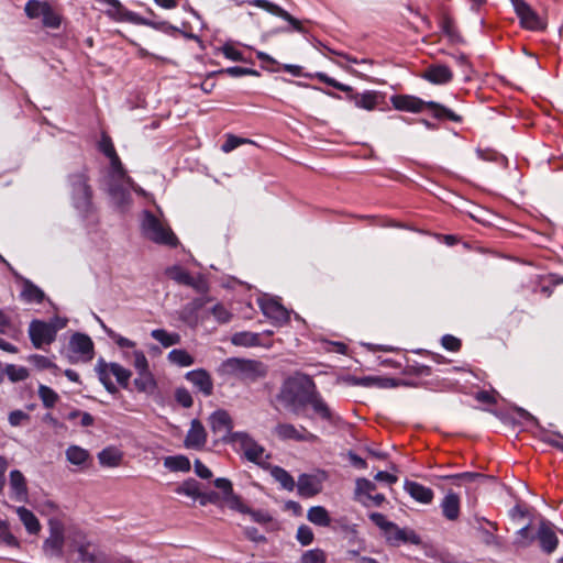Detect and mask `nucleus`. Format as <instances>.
I'll list each match as a JSON object with an SVG mask.
<instances>
[{
    "instance_id": "f257e3e1",
    "label": "nucleus",
    "mask_w": 563,
    "mask_h": 563,
    "mask_svg": "<svg viewBox=\"0 0 563 563\" xmlns=\"http://www.w3.org/2000/svg\"><path fill=\"white\" fill-rule=\"evenodd\" d=\"M99 147L110 159L111 172L109 179V195L113 202L118 207L123 208L131 202V190H134L140 195H144V190L126 175L111 139L103 135Z\"/></svg>"
},
{
    "instance_id": "f03ea898",
    "label": "nucleus",
    "mask_w": 563,
    "mask_h": 563,
    "mask_svg": "<svg viewBox=\"0 0 563 563\" xmlns=\"http://www.w3.org/2000/svg\"><path fill=\"white\" fill-rule=\"evenodd\" d=\"M316 384L307 375H296L286 379L277 396L279 402L294 415H300L316 390Z\"/></svg>"
},
{
    "instance_id": "7ed1b4c3",
    "label": "nucleus",
    "mask_w": 563,
    "mask_h": 563,
    "mask_svg": "<svg viewBox=\"0 0 563 563\" xmlns=\"http://www.w3.org/2000/svg\"><path fill=\"white\" fill-rule=\"evenodd\" d=\"M393 106L400 111H408L418 113L423 110L424 107L432 110L433 117L437 119L446 118L453 122H461L462 118L454 113L452 110L434 101L426 102L415 96H395L391 98Z\"/></svg>"
},
{
    "instance_id": "20e7f679",
    "label": "nucleus",
    "mask_w": 563,
    "mask_h": 563,
    "mask_svg": "<svg viewBox=\"0 0 563 563\" xmlns=\"http://www.w3.org/2000/svg\"><path fill=\"white\" fill-rule=\"evenodd\" d=\"M220 372L224 375L234 376L242 380L254 382L266 375V366L258 361L231 357L225 360Z\"/></svg>"
},
{
    "instance_id": "39448f33",
    "label": "nucleus",
    "mask_w": 563,
    "mask_h": 563,
    "mask_svg": "<svg viewBox=\"0 0 563 563\" xmlns=\"http://www.w3.org/2000/svg\"><path fill=\"white\" fill-rule=\"evenodd\" d=\"M141 230L144 238L156 244L167 246L178 244V240L169 225L150 211H145L143 214Z\"/></svg>"
},
{
    "instance_id": "423d86ee",
    "label": "nucleus",
    "mask_w": 563,
    "mask_h": 563,
    "mask_svg": "<svg viewBox=\"0 0 563 563\" xmlns=\"http://www.w3.org/2000/svg\"><path fill=\"white\" fill-rule=\"evenodd\" d=\"M24 11L30 19H41L45 27L58 29L60 25V15L46 1L29 0Z\"/></svg>"
},
{
    "instance_id": "0eeeda50",
    "label": "nucleus",
    "mask_w": 563,
    "mask_h": 563,
    "mask_svg": "<svg viewBox=\"0 0 563 563\" xmlns=\"http://www.w3.org/2000/svg\"><path fill=\"white\" fill-rule=\"evenodd\" d=\"M69 547L73 551L79 554V560L84 563H101L102 554L98 551L97 547L87 540V538L76 532L69 539Z\"/></svg>"
},
{
    "instance_id": "6e6552de",
    "label": "nucleus",
    "mask_w": 563,
    "mask_h": 563,
    "mask_svg": "<svg viewBox=\"0 0 563 563\" xmlns=\"http://www.w3.org/2000/svg\"><path fill=\"white\" fill-rule=\"evenodd\" d=\"M56 331L54 324L40 320L32 321L29 327L30 339L36 349L51 344L55 340Z\"/></svg>"
},
{
    "instance_id": "1a4fd4ad",
    "label": "nucleus",
    "mask_w": 563,
    "mask_h": 563,
    "mask_svg": "<svg viewBox=\"0 0 563 563\" xmlns=\"http://www.w3.org/2000/svg\"><path fill=\"white\" fill-rule=\"evenodd\" d=\"M71 187L75 207L81 212L88 211L90 207L91 190L87 184L85 175L77 174L71 176Z\"/></svg>"
},
{
    "instance_id": "9d476101",
    "label": "nucleus",
    "mask_w": 563,
    "mask_h": 563,
    "mask_svg": "<svg viewBox=\"0 0 563 563\" xmlns=\"http://www.w3.org/2000/svg\"><path fill=\"white\" fill-rule=\"evenodd\" d=\"M515 11L523 27L538 31L544 29L545 24L539 14L523 0H511Z\"/></svg>"
},
{
    "instance_id": "9b49d317",
    "label": "nucleus",
    "mask_w": 563,
    "mask_h": 563,
    "mask_svg": "<svg viewBox=\"0 0 563 563\" xmlns=\"http://www.w3.org/2000/svg\"><path fill=\"white\" fill-rule=\"evenodd\" d=\"M273 434L283 441H313L317 439V437L305 427L300 426L297 428L288 422H278L273 429Z\"/></svg>"
},
{
    "instance_id": "f8f14e48",
    "label": "nucleus",
    "mask_w": 563,
    "mask_h": 563,
    "mask_svg": "<svg viewBox=\"0 0 563 563\" xmlns=\"http://www.w3.org/2000/svg\"><path fill=\"white\" fill-rule=\"evenodd\" d=\"M64 545V527L56 519L49 520V537L44 541L43 549L47 555L62 556Z\"/></svg>"
},
{
    "instance_id": "ddd939ff",
    "label": "nucleus",
    "mask_w": 563,
    "mask_h": 563,
    "mask_svg": "<svg viewBox=\"0 0 563 563\" xmlns=\"http://www.w3.org/2000/svg\"><path fill=\"white\" fill-rule=\"evenodd\" d=\"M324 479V473L318 475L301 474L296 484L298 494L306 498L316 496L322 490V483Z\"/></svg>"
},
{
    "instance_id": "4468645a",
    "label": "nucleus",
    "mask_w": 563,
    "mask_h": 563,
    "mask_svg": "<svg viewBox=\"0 0 563 563\" xmlns=\"http://www.w3.org/2000/svg\"><path fill=\"white\" fill-rule=\"evenodd\" d=\"M168 276L178 284L192 287L197 292H206L208 286L201 276H191L181 267L174 266L167 271Z\"/></svg>"
},
{
    "instance_id": "2eb2a0df",
    "label": "nucleus",
    "mask_w": 563,
    "mask_h": 563,
    "mask_svg": "<svg viewBox=\"0 0 563 563\" xmlns=\"http://www.w3.org/2000/svg\"><path fill=\"white\" fill-rule=\"evenodd\" d=\"M232 441L240 445L249 461L258 462L263 457L264 448L255 442L249 434L235 432L232 434Z\"/></svg>"
},
{
    "instance_id": "dca6fc26",
    "label": "nucleus",
    "mask_w": 563,
    "mask_h": 563,
    "mask_svg": "<svg viewBox=\"0 0 563 563\" xmlns=\"http://www.w3.org/2000/svg\"><path fill=\"white\" fill-rule=\"evenodd\" d=\"M211 431L219 439L232 438L233 422L230 415L225 410H217L209 417Z\"/></svg>"
},
{
    "instance_id": "f3484780",
    "label": "nucleus",
    "mask_w": 563,
    "mask_h": 563,
    "mask_svg": "<svg viewBox=\"0 0 563 563\" xmlns=\"http://www.w3.org/2000/svg\"><path fill=\"white\" fill-rule=\"evenodd\" d=\"M260 306L263 313L272 319L275 324L283 325L289 321V312L275 299H261Z\"/></svg>"
},
{
    "instance_id": "a211bd4d",
    "label": "nucleus",
    "mask_w": 563,
    "mask_h": 563,
    "mask_svg": "<svg viewBox=\"0 0 563 563\" xmlns=\"http://www.w3.org/2000/svg\"><path fill=\"white\" fill-rule=\"evenodd\" d=\"M251 4L258 7L273 15L279 16L287 21L296 31L303 33L305 29L302 27L299 20L289 14L282 7L268 1V0H253L250 2Z\"/></svg>"
},
{
    "instance_id": "6ab92c4d",
    "label": "nucleus",
    "mask_w": 563,
    "mask_h": 563,
    "mask_svg": "<svg viewBox=\"0 0 563 563\" xmlns=\"http://www.w3.org/2000/svg\"><path fill=\"white\" fill-rule=\"evenodd\" d=\"M536 538L539 540L543 552L551 554L559 544V539L550 522L542 520L537 530Z\"/></svg>"
},
{
    "instance_id": "aec40b11",
    "label": "nucleus",
    "mask_w": 563,
    "mask_h": 563,
    "mask_svg": "<svg viewBox=\"0 0 563 563\" xmlns=\"http://www.w3.org/2000/svg\"><path fill=\"white\" fill-rule=\"evenodd\" d=\"M96 369H103L106 373L109 374V377L113 375L117 382L123 388L129 387V380L132 376V373L130 369L123 367L122 365L118 363H107L104 360L100 358L97 362Z\"/></svg>"
},
{
    "instance_id": "412c9836",
    "label": "nucleus",
    "mask_w": 563,
    "mask_h": 563,
    "mask_svg": "<svg viewBox=\"0 0 563 563\" xmlns=\"http://www.w3.org/2000/svg\"><path fill=\"white\" fill-rule=\"evenodd\" d=\"M207 441V432L202 423L194 419L185 439V445L189 449H200Z\"/></svg>"
},
{
    "instance_id": "4be33fe9",
    "label": "nucleus",
    "mask_w": 563,
    "mask_h": 563,
    "mask_svg": "<svg viewBox=\"0 0 563 563\" xmlns=\"http://www.w3.org/2000/svg\"><path fill=\"white\" fill-rule=\"evenodd\" d=\"M186 379L195 385L206 396L212 394L213 384L210 375L203 369L191 371L186 374Z\"/></svg>"
},
{
    "instance_id": "5701e85b",
    "label": "nucleus",
    "mask_w": 563,
    "mask_h": 563,
    "mask_svg": "<svg viewBox=\"0 0 563 563\" xmlns=\"http://www.w3.org/2000/svg\"><path fill=\"white\" fill-rule=\"evenodd\" d=\"M10 487H11V497L16 501H24L26 500L27 496V487L25 477L23 474L14 470L10 473Z\"/></svg>"
},
{
    "instance_id": "b1692460",
    "label": "nucleus",
    "mask_w": 563,
    "mask_h": 563,
    "mask_svg": "<svg viewBox=\"0 0 563 563\" xmlns=\"http://www.w3.org/2000/svg\"><path fill=\"white\" fill-rule=\"evenodd\" d=\"M405 490L417 501L422 504H430L433 499V492L417 482L407 481L405 483Z\"/></svg>"
},
{
    "instance_id": "393cba45",
    "label": "nucleus",
    "mask_w": 563,
    "mask_h": 563,
    "mask_svg": "<svg viewBox=\"0 0 563 563\" xmlns=\"http://www.w3.org/2000/svg\"><path fill=\"white\" fill-rule=\"evenodd\" d=\"M452 77V71L445 65L430 66L423 75V78L435 85L446 84L451 81Z\"/></svg>"
},
{
    "instance_id": "a878e982",
    "label": "nucleus",
    "mask_w": 563,
    "mask_h": 563,
    "mask_svg": "<svg viewBox=\"0 0 563 563\" xmlns=\"http://www.w3.org/2000/svg\"><path fill=\"white\" fill-rule=\"evenodd\" d=\"M387 539L389 542H393L394 544H398L399 542L419 544L421 541L419 536L413 530L401 529L395 523L394 527L388 532Z\"/></svg>"
},
{
    "instance_id": "bb28decb",
    "label": "nucleus",
    "mask_w": 563,
    "mask_h": 563,
    "mask_svg": "<svg viewBox=\"0 0 563 563\" xmlns=\"http://www.w3.org/2000/svg\"><path fill=\"white\" fill-rule=\"evenodd\" d=\"M136 373H137V377L134 379L133 384H134L135 388L137 389V391L144 393L147 395L154 394V391L157 387V384H156L154 375L152 374L150 368L144 369V371H139Z\"/></svg>"
},
{
    "instance_id": "cd10ccee",
    "label": "nucleus",
    "mask_w": 563,
    "mask_h": 563,
    "mask_svg": "<svg viewBox=\"0 0 563 563\" xmlns=\"http://www.w3.org/2000/svg\"><path fill=\"white\" fill-rule=\"evenodd\" d=\"M70 347L74 352L86 356L87 360L92 358L93 343L88 335L81 333L74 334L70 340Z\"/></svg>"
},
{
    "instance_id": "c85d7f7f",
    "label": "nucleus",
    "mask_w": 563,
    "mask_h": 563,
    "mask_svg": "<svg viewBox=\"0 0 563 563\" xmlns=\"http://www.w3.org/2000/svg\"><path fill=\"white\" fill-rule=\"evenodd\" d=\"M108 5L106 13L117 21H133L134 14L126 9L118 0H97Z\"/></svg>"
},
{
    "instance_id": "c756f323",
    "label": "nucleus",
    "mask_w": 563,
    "mask_h": 563,
    "mask_svg": "<svg viewBox=\"0 0 563 563\" xmlns=\"http://www.w3.org/2000/svg\"><path fill=\"white\" fill-rule=\"evenodd\" d=\"M376 489V485L366 478H357L355 486V500L361 503L365 507H372L371 503H367L368 498H372V493Z\"/></svg>"
},
{
    "instance_id": "7c9ffc66",
    "label": "nucleus",
    "mask_w": 563,
    "mask_h": 563,
    "mask_svg": "<svg viewBox=\"0 0 563 563\" xmlns=\"http://www.w3.org/2000/svg\"><path fill=\"white\" fill-rule=\"evenodd\" d=\"M443 516L448 520H456L460 515V498L459 496L450 492L445 495L441 503Z\"/></svg>"
},
{
    "instance_id": "2f4dec72",
    "label": "nucleus",
    "mask_w": 563,
    "mask_h": 563,
    "mask_svg": "<svg viewBox=\"0 0 563 563\" xmlns=\"http://www.w3.org/2000/svg\"><path fill=\"white\" fill-rule=\"evenodd\" d=\"M310 405L316 415L320 418L330 421L332 419V412L329 406L325 404L319 391L316 389L307 401V406Z\"/></svg>"
},
{
    "instance_id": "473e14b6",
    "label": "nucleus",
    "mask_w": 563,
    "mask_h": 563,
    "mask_svg": "<svg viewBox=\"0 0 563 563\" xmlns=\"http://www.w3.org/2000/svg\"><path fill=\"white\" fill-rule=\"evenodd\" d=\"M14 509L29 533L35 534L41 530V525L31 510L25 507H16Z\"/></svg>"
},
{
    "instance_id": "72a5a7b5",
    "label": "nucleus",
    "mask_w": 563,
    "mask_h": 563,
    "mask_svg": "<svg viewBox=\"0 0 563 563\" xmlns=\"http://www.w3.org/2000/svg\"><path fill=\"white\" fill-rule=\"evenodd\" d=\"M349 99L354 102L357 108L365 110H373L377 104V95L374 91H366L364 93H351Z\"/></svg>"
},
{
    "instance_id": "f704fd0d",
    "label": "nucleus",
    "mask_w": 563,
    "mask_h": 563,
    "mask_svg": "<svg viewBox=\"0 0 563 563\" xmlns=\"http://www.w3.org/2000/svg\"><path fill=\"white\" fill-rule=\"evenodd\" d=\"M307 518L310 522L320 527H328L331 523L329 512L322 506L311 507L308 510Z\"/></svg>"
},
{
    "instance_id": "c9c22d12",
    "label": "nucleus",
    "mask_w": 563,
    "mask_h": 563,
    "mask_svg": "<svg viewBox=\"0 0 563 563\" xmlns=\"http://www.w3.org/2000/svg\"><path fill=\"white\" fill-rule=\"evenodd\" d=\"M151 336L158 341L164 347H169L180 343V335L174 332H167L164 329H155L151 332Z\"/></svg>"
},
{
    "instance_id": "e433bc0d",
    "label": "nucleus",
    "mask_w": 563,
    "mask_h": 563,
    "mask_svg": "<svg viewBox=\"0 0 563 563\" xmlns=\"http://www.w3.org/2000/svg\"><path fill=\"white\" fill-rule=\"evenodd\" d=\"M98 459L101 465L114 467L121 463L122 454L114 448H107L98 454Z\"/></svg>"
},
{
    "instance_id": "4c0bfd02",
    "label": "nucleus",
    "mask_w": 563,
    "mask_h": 563,
    "mask_svg": "<svg viewBox=\"0 0 563 563\" xmlns=\"http://www.w3.org/2000/svg\"><path fill=\"white\" fill-rule=\"evenodd\" d=\"M22 298L27 302H42L44 300V292L30 280H25L21 292Z\"/></svg>"
},
{
    "instance_id": "58836bf2",
    "label": "nucleus",
    "mask_w": 563,
    "mask_h": 563,
    "mask_svg": "<svg viewBox=\"0 0 563 563\" xmlns=\"http://www.w3.org/2000/svg\"><path fill=\"white\" fill-rule=\"evenodd\" d=\"M164 465L173 472H188L190 471V462L184 455L167 456L164 460Z\"/></svg>"
},
{
    "instance_id": "ea45409f",
    "label": "nucleus",
    "mask_w": 563,
    "mask_h": 563,
    "mask_svg": "<svg viewBox=\"0 0 563 563\" xmlns=\"http://www.w3.org/2000/svg\"><path fill=\"white\" fill-rule=\"evenodd\" d=\"M272 476L277 481L283 488L291 492L296 487V482L292 476L284 468L275 466L271 472Z\"/></svg>"
},
{
    "instance_id": "a19ab883",
    "label": "nucleus",
    "mask_w": 563,
    "mask_h": 563,
    "mask_svg": "<svg viewBox=\"0 0 563 563\" xmlns=\"http://www.w3.org/2000/svg\"><path fill=\"white\" fill-rule=\"evenodd\" d=\"M168 361L178 366L187 367L195 363L194 357L185 350L175 349L168 353Z\"/></svg>"
},
{
    "instance_id": "79ce46f5",
    "label": "nucleus",
    "mask_w": 563,
    "mask_h": 563,
    "mask_svg": "<svg viewBox=\"0 0 563 563\" xmlns=\"http://www.w3.org/2000/svg\"><path fill=\"white\" fill-rule=\"evenodd\" d=\"M66 457H67V461L70 462L71 464L81 465L89 457V453L87 450H85L78 445H70L66 450Z\"/></svg>"
},
{
    "instance_id": "37998d69",
    "label": "nucleus",
    "mask_w": 563,
    "mask_h": 563,
    "mask_svg": "<svg viewBox=\"0 0 563 563\" xmlns=\"http://www.w3.org/2000/svg\"><path fill=\"white\" fill-rule=\"evenodd\" d=\"M231 342L238 346H254L258 344V334L252 332H238L233 334Z\"/></svg>"
},
{
    "instance_id": "c03bdc74",
    "label": "nucleus",
    "mask_w": 563,
    "mask_h": 563,
    "mask_svg": "<svg viewBox=\"0 0 563 563\" xmlns=\"http://www.w3.org/2000/svg\"><path fill=\"white\" fill-rule=\"evenodd\" d=\"M38 397L46 408H53L58 400L57 393L45 385L38 386Z\"/></svg>"
},
{
    "instance_id": "a18cd8bd",
    "label": "nucleus",
    "mask_w": 563,
    "mask_h": 563,
    "mask_svg": "<svg viewBox=\"0 0 563 563\" xmlns=\"http://www.w3.org/2000/svg\"><path fill=\"white\" fill-rule=\"evenodd\" d=\"M5 375L12 383L25 380L29 377L27 368L13 364L5 365Z\"/></svg>"
},
{
    "instance_id": "49530a36",
    "label": "nucleus",
    "mask_w": 563,
    "mask_h": 563,
    "mask_svg": "<svg viewBox=\"0 0 563 563\" xmlns=\"http://www.w3.org/2000/svg\"><path fill=\"white\" fill-rule=\"evenodd\" d=\"M175 492L180 495H186L192 498L199 496V484L195 479H189L179 485Z\"/></svg>"
},
{
    "instance_id": "de8ad7c7",
    "label": "nucleus",
    "mask_w": 563,
    "mask_h": 563,
    "mask_svg": "<svg viewBox=\"0 0 563 563\" xmlns=\"http://www.w3.org/2000/svg\"><path fill=\"white\" fill-rule=\"evenodd\" d=\"M316 78H318L320 81L329 85V86H332L334 87L335 89L338 90H341L343 92H349L350 95L351 93H354L353 92V89L351 86H347V85H344V84H341L339 81H336L335 79L329 77L328 75H325L324 73H317L314 75Z\"/></svg>"
},
{
    "instance_id": "09e8293b",
    "label": "nucleus",
    "mask_w": 563,
    "mask_h": 563,
    "mask_svg": "<svg viewBox=\"0 0 563 563\" xmlns=\"http://www.w3.org/2000/svg\"><path fill=\"white\" fill-rule=\"evenodd\" d=\"M301 563H325V553L321 549L306 551L301 556Z\"/></svg>"
},
{
    "instance_id": "8fccbe9b",
    "label": "nucleus",
    "mask_w": 563,
    "mask_h": 563,
    "mask_svg": "<svg viewBox=\"0 0 563 563\" xmlns=\"http://www.w3.org/2000/svg\"><path fill=\"white\" fill-rule=\"evenodd\" d=\"M246 143H253L251 140L238 137L234 135H228L225 142L221 145V150L224 153H230L235 150L238 146Z\"/></svg>"
},
{
    "instance_id": "3c124183",
    "label": "nucleus",
    "mask_w": 563,
    "mask_h": 563,
    "mask_svg": "<svg viewBox=\"0 0 563 563\" xmlns=\"http://www.w3.org/2000/svg\"><path fill=\"white\" fill-rule=\"evenodd\" d=\"M389 382H390V379H383V378L371 377V376L362 377V378H353L354 385H360V386H365V387H368L372 385H377L379 387H387V386H389Z\"/></svg>"
},
{
    "instance_id": "603ef678",
    "label": "nucleus",
    "mask_w": 563,
    "mask_h": 563,
    "mask_svg": "<svg viewBox=\"0 0 563 563\" xmlns=\"http://www.w3.org/2000/svg\"><path fill=\"white\" fill-rule=\"evenodd\" d=\"M179 318L190 327H195L198 322L197 311H195L189 303L181 308L179 311Z\"/></svg>"
},
{
    "instance_id": "864d4df0",
    "label": "nucleus",
    "mask_w": 563,
    "mask_h": 563,
    "mask_svg": "<svg viewBox=\"0 0 563 563\" xmlns=\"http://www.w3.org/2000/svg\"><path fill=\"white\" fill-rule=\"evenodd\" d=\"M29 362L33 363L40 369H55L58 367L56 364L49 361L46 356L34 354L29 357Z\"/></svg>"
},
{
    "instance_id": "5fc2aeb1",
    "label": "nucleus",
    "mask_w": 563,
    "mask_h": 563,
    "mask_svg": "<svg viewBox=\"0 0 563 563\" xmlns=\"http://www.w3.org/2000/svg\"><path fill=\"white\" fill-rule=\"evenodd\" d=\"M534 539L536 537L529 532V526H525L517 532L516 544L521 548H527Z\"/></svg>"
},
{
    "instance_id": "6e6d98bb",
    "label": "nucleus",
    "mask_w": 563,
    "mask_h": 563,
    "mask_svg": "<svg viewBox=\"0 0 563 563\" xmlns=\"http://www.w3.org/2000/svg\"><path fill=\"white\" fill-rule=\"evenodd\" d=\"M211 313L216 318V320L220 323H227L231 320L232 314L231 312L221 303H217L212 310Z\"/></svg>"
},
{
    "instance_id": "4d7b16f0",
    "label": "nucleus",
    "mask_w": 563,
    "mask_h": 563,
    "mask_svg": "<svg viewBox=\"0 0 563 563\" xmlns=\"http://www.w3.org/2000/svg\"><path fill=\"white\" fill-rule=\"evenodd\" d=\"M132 357V365L134 366L136 372L150 368L148 361L142 351H133Z\"/></svg>"
},
{
    "instance_id": "13d9d810",
    "label": "nucleus",
    "mask_w": 563,
    "mask_h": 563,
    "mask_svg": "<svg viewBox=\"0 0 563 563\" xmlns=\"http://www.w3.org/2000/svg\"><path fill=\"white\" fill-rule=\"evenodd\" d=\"M369 519L382 530H384L387 534L390 529L394 527V522L388 521L386 517L379 512H372L369 515Z\"/></svg>"
},
{
    "instance_id": "bf43d9fd",
    "label": "nucleus",
    "mask_w": 563,
    "mask_h": 563,
    "mask_svg": "<svg viewBox=\"0 0 563 563\" xmlns=\"http://www.w3.org/2000/svg\"><path fill=\"white\" fill-rule=\"evenodd\" d=\"M102 328L108 332V334L115 341L118 346L120 347H129L132 349L135 346V342L131 341L128 338L121 336L117 333H114L112 330L107 329V327L103 324V322L99 319Z\"/></svg>"
},
{
    "instance_id": "052dcab7",
    "label": "nucleus",
    "mask_w": 563,
    "mask_h": 563,
    "mask_svg": "<svg viewBox=\"0 0 563 563\" xmlns=\"http://www.w3.org/2000/svg\"><path fill=\"white\" fill-rule=\"evenodd\" d=\"M8 419L12 427H19L30 420V415L23 410H13L9 413Z\"/></svg>"
},
{
    "instance_id": "680f3d73",
    "label": "nucleus",
    "mask_w": 563,
    "mask_h": 563,
    "mask_svg": "<svg viewBox=\"0 0 563 563\" xmlns=\"http://www.w3.org/2000/svg\"><path fill=\"white\" fill-rule=\"evenodd\" d=\"M220 74H227L231 77H241V76H245V75H255V76L258 75V73L254 69L239 67V66L222 69V70H220Z\"/></svg>"
},
{
    "instance_id": "e2e57ef3",
    "label": "nucleus",
    "mask_w": 563,
    "mask_h": 563,
    "mask_svg": "<svg viewBox=\"0 0 563 563\" xmlns=\"http://www.w3.org/2000/svg\"><path fill=\"white\" fill-rule=\"evenodd\" d=\"M175 398L177 402L185 408H190L192 406V397L186 388H177L175 391Z\"/></svg>"
},
{
    "instance_id": "0e129e2a",
    "label": "nucleus",
    "mask_w": 563,
    "mask_h": 563,
    "mask_svg": "<svg viewBox=\"0 0 563 563\" xmlns=\"http://www.w3.org/2000/svg\"><path fill=\"white\" fill-rule=\"evenodd\" d=\"M297 540L302 545H308L313 541V532L308 526H300L297 530Z\"/></svg>"
},
{
    "instance_id": "69168bd1",
    "label": "nucleus",
    "mask_w": 563,
    "mask_h": 563,
    "mask_svg": "<svg viewBox=\"0 0 563 563\" xmlns=\"http://www.w3.org/2000/svg\"><path fill=\"white\" fill-rule=\"evenodd\" d=\"M446 478H450L453 481H463V482H477V481L485 479L486 476H484L481 473L465 472V473L448 476Z\"/></svg>"
},
{
    "instance_id": "338daca9",
    "label": "nucleus",
    "mask_w": 563,
    "mask_h": 563,
    "mask_svg": "<svg viewBox=\"0 0 563 563\" xmlns=\"http://www.w3.org/2000/svg\"><path fill=\"white\" fill-rule=\"evenodd\" d=\"M98 376H99V379L100 382L102 383V385L106 387V389L110 393V394H117L118 393V388L117 386L112 383L111 378L109 377V374L106 373L103 369H96Z\"/></svg>"
},
{
    "instance_id": "774afa93",
    "label": "nucleus",
    "mask_w": 563,
    "mask_h": 563,
    "mask_svg": "<svg viewBox=\"0 0 563 563\" xmlns=\"http://www.w3.org/2000/svg\"><path fill=\"white\" fill-rule=\"evenodd\" d=\"M442 345L448 351L455 352V351L460 350L461 341L453 335L446 334L442 338Z\"/></svg>"
}]
</instances>
